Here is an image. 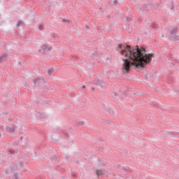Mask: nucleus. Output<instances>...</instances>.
I'll use <instances>...</instances> for the list:
<instances>
[{"label":"nucleus","instance_id":"nucleus-23","mask_svg":"<svg viewBox=\"0 0 179 179\" xmlns=\"http://www.w3.org/2000/svg\"><path fill=\"white\" fill-rule=\"evenodd\" d=\"M125 18L127 20V22H131V20H132V18H131L128 16H125Z\"/></svg>","mask_w":179,"mask_h":179},{"label":"nucleus","instance_id":"nucleus-41","mask_svg":"<svg viewBox=\"0 0 179 179\" xmlns=\"http://www.w3.org/2000/svg\"><path fill=\"white\" fill-rule=\"evenodd\" d=\"M100 149H101V150H103V148H100Z\"/></svg>","mask_w":179,"mask_h":179},{"label":"nucleus","instance_id":"nucleus-5","mask_svg":"<svg viewBox=\"0 0 179 179\" xmlns=\"http://www.w3.org/2000/svg\"><path fill=\"white\" fill-rule=\"evenodd\" d=\"M149 6H150V3L148 1L144 3L143 6L141 7V10L143 12V10H145V12H149Z\"/></svg>","mask_w":179,"mask_h":179},{"label":"nucleus","instance_id":"nucleus-34","mask_svg":"<svg viewBox=\"0 0 179 179\" xmlns=\"http://www.w3.org/2000/svg\"><path fill=\"white\" fill-rule=\"evenodd\" d=\"M99 10L100 12H101L103 13V12H104V10H103V8H99Z\"/></svg>","mask_w":179,"mask_h":179},{"label":"nucleus","instance_id":"nucleus-38","mask_svg":"<svg viewBox=\"0 0 179 179\" xmlns=\"http://www.w3.org/2000/svg\"><path fill=\"white\" fill-rule=\"evenodd\" d=\"M82 89H86V85H83Z\"/></svg>","mask_w":179,"mask_h":179},{"label":"nucleus","instance_id":"nucleus-4","mask_svg":"<svg viewBox=\"0 0 179 179\" xmlns=\"http://www.w3.org/2000/svg\"><path fill=\"white\" fill-rule=\"evenodd\" d=\"M41 49H39V52H41V54H45V51H51L52 50V47H48V43H43V45L41 47Z\"/></svg>","mask_w":179,"mask_h":179},{"label":"nucleus","instance_id":"nucleus-46","mask_svg":"<svg viewBox=\"0 0 179 179\" xmlns=\"http://www.w3.org/2000/svg\"><path fill=\"white\" fill-rule=\"evenodd\" d=\"M48 89L50 90V87Z\"/></svg>","mask_w":179,"mask_h":179},{"label":"nucleus","instance_id":"nucleus-12","mask_svg":"<svg viewBox=\"0 0 179 179\" xmlns=\"http://www.w3.org/2000/svg\"><path fill=\"white\" fill-rule=\"evenodd\" d=\"M102 108L103 110H104L105 111H106L107 113H108V110H110L111 108L107 107L106 106V104L102 103Z\"/></svg>","mask_w":179,"mask_h":179},{"label":"nucleus","instance_id":"nucleus-16","mask_svg":"<svg viewBox=\"0 0 179 179\" xmlns=\"http://www.w3.org/2000/svg\"><path fill=\"white\" fill-rule=\"evenodd\" d=\"M108 114H109V115H110V116L114 115L115 112H114V110H113V108H110V109H108Z\"/></svg>","mask_w":179,"mask_h":179},{"label":"nucleus","instance_id":"nucleus-8","mask_svg":"<svg viewBox=\"0 0 179 179\" xmlns=\"http://www.w3.org/2000/svg\"><path fill=\"white\" fill-rule=\"evenodd\" d=\"M62 136H64V138H66V139H68V141H69V139L71 138V136H69V133H68V131L66 130L62 131Z\"/></svg>","mask_w":179,"mask_h":179},{"label":"nucleus","instance_id":"nucleus-18","mask_svg":"<svg viewBox=\"0 0 179 179\" xmlns=\"http://www.w3.org/2000/svg\"><path fill=\"white\" fill-rule=\"evenodd\" d=\"M23 25V21L20 20L18 21V22L17 23V27H20V26Z\"/></svg>","mask_w":179,"mask_h":179},{"label":"nucleus","instance_id":"nucleus-20","mask_svg":"<svg viewBox=\"0 0 179 179\" xmlns=\"http://www.w3.org/2000/svg\"><path fill=\"white\" fill-rule=\"evenodd\" d=\"M150 6H151L152 9H156V4L153 3H150Z\"/></svg>","mask_w":179,"mask_h":179},{"label":"nucleus","instance_id":"nucleus-47","mask_svg":"<svg viewBox=\"0 0 179 179\" xmlns=\"http://www.w3.org/2000/svg\"><path fill=\"white\" fill-rule=\"evenodd\" d=\"M62 178L65 179V178L62 177Z\"/></svg>","mask_w":179,"mask_h":179},{"label":"nucleus","instance_id":"nucleus-42","mask_svg":"<svg viewBox=\"0 0 179 179\" xmlns=\"http://www.w3.org/2000/svg\"><path fill=\"white\" fill-rule=\"evenodd\" d=\"M92 90H94V87L92 88Z\"/></svg>","mask_w":179,"mask_h":179},{"label":"nucleus","instance_id":"nucleus-17","mask_svg":"<svg viewBox=\"0 0 179 179\" xmlns=\"http://www.w3.org/2000/svg\"><path fill=\"white\" fill-rule=\"evenodd\" d=\"M8 169L10 170V173H13V171H15V165L10 166V169Z\"/></svg>","mask_w":179,"mask_h":179},{"label":"nucleus","instance_id":"nucleus-1","mask_svg":"<svg viewBox=\"0 0 179 179\" xmlns=\"http://www.w3.org/2000/svg\"><path fill=\"white\" fill-rule=\"evenodd\" d=\"M116 51L125 57V59H123L124 75L129 73L132 68H134L136 71L146 68V65H149L153 58V54L146 53L148 52L146 50L138 45L133 48L131 45L117 44Z\"/></svg>","mask_w":179,"mask_h":179},{"label":"nucleus","instance_id":"nucleus-3","mask_svg":"<svg viewBox=\"0 0 179 179\" xmlns=\"http://www.w3.org/2000/svg\"><path fill=\"white\" fill-rule=\"evenodd\" d=\"M177 33H178V28L176 27L171 30V34L169 36V40L172 41H178V36L176 35Z\"/></svg>","mask_w":179,"mask_h":179},{"label":"nucleus","instance_id":"nucleus-25","mask_svg":"<svg viewBox=\"0 0 179 179\" xmlns=\"http://www.w3.org/2000/svg\"><path fill=\"white\" fill-rule=\"evenodd\" d=\"M171 10H174V3L173 1H171Z\"/></svg>","mask_w":179,"mask_h":179},{"label":"nucleus","instance_id":"nucleus-36","mask_svg":"<svg viewBox=\"0 0 179 179\" xmlns=\"http://www.w3.org/2000/svg\"><path fill=\"white\" fill-rule=\"evenodd\" d=\"M127 171V168H125L124 166L122 167V171Z\"/></svg>","mask_w":179,"mask_h":179},{"label":"nucleus","instance_id":"nucleus-43","mask_svg":"<svg viewBox=\"0 0 179 179\" xmlns=\"http://www.w3.org/2000/svg\"><path fill=\"white\" fill-rule=\"evenodd\" d=\"M1 133H0V138H1Z\"/></svg>","mask_w":179,"mask_h":179},{"label":"nucleus","instance_id":"nucleus-9","mask_svg":"<svg viewBox=\"0 0 179 179\" xmlns=\"http://www.w3.org/2000/svg\"><path fill=\"white\" fill-rule=\"evenodd\" d=\"M95 174H96V176H97V177H100V176H103V174H104V173H103V171H101L100 169H96V170H95Z\"/></svg>","mask_w":179,"mask_h":179},{"label":"nucleus","instance_id":"nucleus-24","mask_svg":"<svg viewBox=\"0 0 179 179\" xmlns=\"http://www.w3.org/2000/svg\"><path fill=\"white\" fill-rule=\"evenodd\" d=\"M62 22H68V23H72V20H66V19H63Z\"/></svg>","mask_w":179,"mask_h":179},{"label":"nucleus","instance_id":"nucleus-15","mask_svg":"<svg viewBox=\"0 0 179 179\" xmlns=\"http://www.w3.org/2000/svg\"><path fill=\"white\" fill-rule=\"evenodd\" d=\"M97 162H98L100 166H101L102 167H104V166H106V164H104V162L101 161V159H98Z\"/></svg>","mask_w":179,"mask_h":179},{"label":"nucleus","instance_id":"nucleus-26","mask_svg":"<svg viewBox=\"0 0 179 179\" xmlns=\"http://www.w3.org/2000/svg\"><path fill=\"white\" fill-rule=\"evenodd\" d=\"M157 26V24H156L155 22H153L151 25V27H152V29H156V27Z\"/></svg>","mask_w":179,"mask_h":179},{"label":"nucleus","instance_id":"nucleus-33","mask_svg":"<svg viewBox=\"0 0 179 179\" xmlns=\"http://www.w3.org/2000/svg\"><path fill=\"white\" fill-rule=\"evenodd\" d=\"M85 27L87 30H89V29H90V27H89V25H87V24H86V25L85 26Z\"/></svg>","mask_w":179,"mask_h":179},{"label":"nucleus","instance_id":"nucleus-21","mask_svg":"<svg viewBox=\"0 0 179 179\" xmlns=\"http://www.w3.org/2000/svg\"><path fill=\"white\" fill-rule=\"evenodd\" d=\"M19 165H20V167H24V163L23 162V161H20L19 162Z\"/></svg>","mask_w":179,"mask_h":179},{"label":"nucleus","instance_id":"nucleus-37","mask_svg":"<svg viewBox=\"0 0 179 179\" xmlns=\"http://www.w3.org/2000/svg\"><path fill=\"white\" fill-rule=\"evenodd\" d=\"M128 32H129V33H132V29H129V30H128Z\"/></svg>","mask_w":179,"mask_h":179},{"label":"nucleus","instance_id":"nucleus-27","mask_svg":"<svg viewBox=\"0 0 179 179\" xmlns=\"http://www.w3.org/2000/svg\"><path fill=\"white\" fill-rule=\"evenodd\" d=\"M5 171H6V174H10V173H12L10 172V169H5Z\"/></svg>","mask_w":179,"mask_h":179},{"label":"nucleus","instance_id":"nucleus-6","mask_svg":"<svg viewBox=\"0 0 179 179\" xmlns=\"http://www.w3.org/2000/svg\"><path fill=\"white\" fill-rule=\"evenodd\" d=\"M4 131H6V132H8V134H15V126H13V127H10L9 126H6Z\"/></svg>","mask_w":179,"mask_h":179},{"label":"nucleus","instance_id":"nucleus-28","mask_svg":"<svg viewBox=\"0 0 179 179\" xmlns=\"http://www.w3.org/2000/svg\"><path fill=\"white\" fill-rule=\"evenodd\" d=\"M72 177H73V178H78V174H77V173H73V174H72Z\"/></svg>","mask_w":179,"mask_h":179},{"label":"nucleus","instance_id":"nucleus-13","mask_svg":"<svg viewBox=\"0 0 179 179\" xmlns=\"http://www.w3.org/2000/svg\"><path fill=\"white\" fill-rule=\"evenodd\" d=\"M99 121L101 124H110V120H107L106 119H99Z\"/></svg>","mask_w":179,"mask_h":179},{"label":"nucleus","instance_id":"nucleus-35","mask_svg":"<svg viewBox=\"0 0 179 179\" xmlns=\"http://www.w3.org/2000/svg\"><path fill=\"white\" fill-rule=\"evenodd\" d=\"M169 134H171V135H174V133L176 132V131H168Z\"/></svg>","mask_w":179,"mask_h":179},{"label":"nucleus","instance_id":"nucleus-44","mask_svg":"<svg viewBox=\"0 0 179 179\" xmlns=\"http://www.w3.org/2000/svg\"><path fill=\"white\" fill-rule=\"evenodd\" d=\"M24 171H27V170L24 169Z\"/></svg>","mask_w":179,"mask_h":179},{"label":"nucleus","instance_id":"nucleus-14","mask_svg":"<svg viewBox=\"0 0 179 179\" xmlns=\"http://www.w3.org/2000/svg\"><path fill=\"white\" fill-rule=\"evenodd\" d=\"M8 55L6 54H3V55L0 56V64L6 58Z\"/></svg>","mask_w":179,"mask_h":179},{"label":"nucleus","instance_id":"nucleus-40","mask_svg":"<svg viewBox=\"0 0 179 179\" xmlns=\"http://www.w3.org/2000/svg\"><path fill=\"white\" fill-rule=\"evenodd\" d=\"M20 139H21V140L23 139V137H21Z\"/></svg>","mask_w":179,"mask_h":179},{"label":"nucleus","instance_id":"nucleus-31","mask_svg":"<svg viewBox=\"0 0 179 179\" xmlns=\"http://www.w3.org/2000/svg\"><path fill=\"white\" fill-rule=\"evenodd\" d=\"M159 6H160V3H157L155 4V9H157V8H159Z\"/></svg>","mask_w":179,"mask_h":179},{"label":"nucleus","instance_id":"nucleus-2","mask_svg":"<svg viewBox=\"0 0 179 179\" xmlns=\"http://www.w3.org/2000/svg\"><path fill=\"white\" fill-rule=\"evenodd\" d=\"M38 86L39 89H44V86H45V81H44V78H37L34 80V89H36V87Z\"/></svg>","mask_w":179,"mask_h":179},{"label":"nucleus","instance_id":"nucleus-39","mask_svg":"<svg viewBox=\"0 0 179 179\" xmlns=\"http://www.w3.org/2000/svg\"><path fill=\"white\" fill-rule=\"evenodd\" d=\"M117 167L120 168V167H121V165L120 164H117Z\"/></svg>","mask_w":179,"mask_h":179},{"label":"nucleus","instance_id":"nucleus-7","mask_svg":"<svg viewBox=\"0 0 179 179\" xmlns=\"http://www.w3.org/2000/svg\"><path fill=\"white\" fill-rule=\"evenodd\" d=\"M36 115L38 120H45L47 118V115L44 113L36 112Z\"/></svg>","mask_w":179,"mask_h":179},{"label":"nucleus","instance_id":"nucleus-45","mask_svg":"<svg viewBox=\"0 0 179 179\" xmlns=\"http://www.w3.org/2000/svg\"><path fill=\"white\" fill-rule=\"evenodd\" d=\"M172 65H176V64H174L172 63Z\"/></svg>","mask_w":179,"mask_h":179},{"label":"nucleus","instance_id":"nucleus-11","mask_svg":"<svg viewBox=\"0 0 179 179\" xmlns=\"http://www.w3.org/2000/svg\"><path fill=\"white\" fill-rule=\"evenodd\" d=\"M8 155H17V152L15 150L10 148L8 150Z\"/></svg>","mask_w":179,"mask_h":179},{"label":"nucleus","instance_id":"nucleus-22","mask_svg":"<svg viewBox=\"0 0 179 179\" xmlns=\"http://www.w3.org/2000/svg\"><path fill=\"white\" fill-rule=\"evenodd\" d=\"M173 136H175V138H179V132L175 131L173 133Z\"/></svg>","mask_w":179,"mask_h":179},{"label":"nucleus","instance_id":"nucleus-32","mask_svg":"<svg viewBox=\"0 0 179 179\" xmlns=\"http://www.w3.org/2000/svg\"><path fill=\"white\" fill-rule=\"evenodd\" d=\"M113 3L114 5H117V3H118V0H114Z\"/></svg>","mask_w":179,"mask_h":179},{"label":"nucleus","instance_id":"nucleus-48","mask_svg":"<svg viewBox=\"0 0 179 179\" xmlns=\"http://www.w3.org/2000/svg\"><path fill=\"white\" fill-rule=\"evenodd\" d=\"M177 62H178V63H179V61H178Z\"/></svg>","mask_w":179,"mask_h":179},{"label":"nucleus","instance_id":"nucleus-10","mask_svg":"<svg viewBox=\"0 0 179 179\" xmlns=\"http://www.w3.org/2000/svg\"><path fill=\"white\" fill-rule=\"evenodd\" d=\"M111 96L113 99H118V97H120V94L115 92H112Z\"/></svg>","mask_w":179,"mask_h":179},{"label":"nucleus","instance_id":"nucleus-19","mask_svg":"<svg viewBox=\"0 0 179 179\" xmlns=\"http://www.w3.org/2000/svg\"><path fill=\"white\" fill-rule=\"evenodd\" d=\"M52 72H54V68H52V69H49V70L48 71V75H52Z\"/></svg>","mask_w":179,"mask_h":179},{"label":"nucleus","instance_id":"nucleus-30","mask_svg":"<svg viewBox=\"0 0 179 179\" xmlns=\"http://www.w3.org/2000/svg\"><path fill=\"white\" fill-rule=\"evenodd\" d=\"M78 125H85V122H78Z\"/></svg>","mask_w":179,"mask_h":179},{"label":"nucleus","instance_id":"nucleus-29","mask_svg":"<svg viewBox=\"0 0 179 179\" xmlns=\"http://www.w3.org/2000/svg\"><path fill=\"white\" fill-rule=\"evenodd\" d=\"M38 29H39V30H43V29H44V27L43 26V24H40L38 26Z\"/></svg>","mask_w":179,"mask_h":179}]
</instances>
